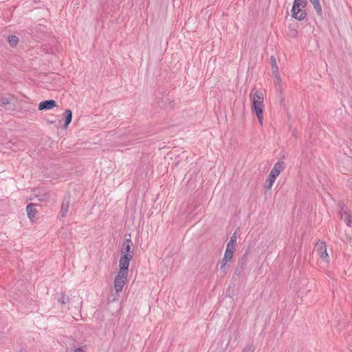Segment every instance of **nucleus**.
I'll use <instances>...</instances> for the list:
<instances>
[{"mask_svg": "<svg viewBox=\"0 0 352 352\" xmlns=\"http://www.w3.org/2000/svg\"><path fill=\"white\" fill-rule=\"evenodd\" d=\"M237 240V236L236 233H234L231 237L228 243H227V246L232 247L236 248V243Z\"/></svg>", "mask_w": 352, "mask_h": 352, "instance_id": "obj_16", "label": "nucleus"}, {"mask_svg": "<svg viewBox=\"0 0 352 352\" xmlns=\"http://www.w3.org/2000/svg\"><path fill=\"white\" fill-rule=\"evenodd\" d=\"M129 267L119 265V271L114 279V288L117 294L120 293L127 281Z\"/></svg>", "mask_w": 352, "mask_h": 352, "instance_id": "obj_3", "label": "nucleus"}, {"mask_svg": "<svg viewBox=\"0 0 352 352\" xmlns=\"http://www.w3.org/2000/svg\"><path fill=\"white\" fill-rule=\"evenodd\" d=\"M275 181L276 178L269 175V177L265 183V188L269 190L271 189Z\"/></svg>", "mask_w": 352, "mask_h": 352, "instance_id": "obj_15", "label": "nucleus"}, {"mask_svg": "<svg viewBox=\"0 0 352 352\" xmlns=\"http://www.w3.org/2000/svg\"><path fill=\"white\" fill-rule=\"evenodd\" d=\"M65 128H67V126L70 124L72 119V112L70 109H67L65 112Z\"/></svg>", "mask_w": 352, "mask_h": 352, "instance_id": "obj_14", "label": "nucleus"}, {"mask_svg": "<svg viewBox=\"0 0 352 352\" xmlns=\"http://www.w3.org/2000/svg\"><path fill=\"white\" fill-rule=\"evenodd\" d=\"M69 300V296L63 294L61 297L58 299V302L62 305H66Z\"/></svg>", "mask_w": 352, "mask_h": 352, "instance_id": "obj_19", "label": "nucleus"}, {"mask_svg": "<svg viewBox=\"0 0 352 352\" xmlns=\"http://www.w3.org/2000/svg\"><path fill=\"white\" fill-rule=\"evenodd\" d=\"M252 103V111L256 115L259 124L262 126L263 122V94L261 90L253 89L250 94Z\"/></svg>", "mask_w": 352, "mask_h": 352, "instance_id": "obj_1", "label": "nucleus"}, {"mask_svg": "<svg viewBox=\"0 0 352 352\" xmlns=\"http://www.w3.org/2000/svg\"><path fill=\"white\" fill-rule=\"evenodd\" d=\"M231 262L230 260H226V258H223L222 260L218 263V266L219 267V270L224 274L228 270L229 263Z\"/></svg>", "mask_w": 352, "mask_h": 352, "instance_id": "obj_10", "label": "nucleus"}, {"mask_svg": "<svg viewBox=\"0 0 352 352\" xmlns=\"http://www.w3.org/2000/svg\"><path fill=\"white\" fill-rule=\"evenodd\" d=\"M69 202H70L69 197H65L63 199V204H62V206L60 208V214L61 217H64L66 216V214L68 212L69 207Z\"/></svg>", "mask_w": 352, "mask_h": 352, "instance_id": "obj_8", "label": "nucleus"}, {"mask_svg": "<svg viewBox=\"0 0 352 352\" xmlns=\"http://www.w3.org/2000/svg\"><path fill=\"white\" fill-rule=\"evenodd\" d=\"M315 251L316 254L323 260L329 262V255L327 252L326 243L324 241H319L316 243Z\"/></svg>", "mask_w": 352, "mask_h": 352, "instance_id": "obj_5", "label": "nucleus"}, {"mask_svg": "<svg viewBox=\"0 0 352 352\" xmlns=\"http://www.w3.org/2000/svg\"><path fill=\"white\" fill-rule=\"evenodd\" d=\"M8 42L12 47H14L17 45L19 42V38L17 36L12 35L9 36Z\"/></svg>", "mask_w": 352, "mask_h": 352, "instance_id": "obj_18", "label": "nucleus"}, {"mask_svg": "<svg viewBox=\"0 0 352 352\" xmlns=\"http://www.w3.org/2000/svg\"><path fill=\"white\" fill-rule=\"evenodd\" d=\"M271 66H272V73L277 74L278 73V66L276 63V59L274 56L270 58Z\"/></svg>", "mask_w": 352, "mask_h": 352, "instance_id": "obj_17", "label": "nucleus"}, {"mask_svg": "<svg viewBox=\"0 0 352 352\" xmlns=\"http://www.w3.org/2000/svg\"><path fill=\"white\" fill-rule=\"evenodd\" d=\"M133 242L131 239H125L121 247L120 258L119 260V265L129 266L130 261L133 256Z\"/></svg>", "mask_w": 352, "mask_h": 352, "instance_id": "obj_2", "label": "nucleus"}, {"mask_svg": "<svg viewBox=\"0 0 352 352\" xmlns=\"http://www.w3.org/2000/svg\"><path fill=\"white\" fill-rule=\"evenodd\" d=\"M36 196L38 197V200L41 201H45L49 198V194L45 192L42 193L41 195H36Z\"/></svg>", "mask_w": 352, "mask_h": 352, "instance_id": "obj_20", "label": "nucleus"}, {"mask_svg": "<svg viewBox=\"0 0 352 352\" xmlns=\"http://www.w3.org/2000/svg\"><path fill=\"white\" fill-rule=\"evenodd\" d=\"M1 102L2 104H7L10 103V101L8 100V98H1Z\"/></svg>", "mask_w": 352, "mask_h": 352, "instance_id": "obj_23", "label": "nucleus"}, {"mask_svg": "<svg viewBox=\"0 0 352 352\" xmlns=\"http://www.w3.org/2000/svg\"><path fill=\"white\" fill-rule=\"evenodd\" d=\"M26 210L28 217L32 221L36 214V210L33 208L32 204H29L27 206Z\"/></svg>", "mask_w": 352, "mask_h": 352, "instance_id": "obj_12", "label": "nucleus"}, {"mask_svg": "<svg viewBox=\"0 0 352 352\" xmlns=\"http://www.w3.org/2000/svg\"><path fill=\"white\" fill-rule=\"evenodd\" d=\"M340 217H341V219L346 223V224L348 226H351V215L349 213V212L347 211L346 208H344V207L341 208Z\"/></svg>", "mask_w": 352, "mask_h": 352, "instance_id": "obj_9", "label": "nucleus"}, {"mask_svg": "<svg viewBox=\"0 0 352 352\" xmlns=\"http://www.w3.org/2000/svg\"><path fill=\"white\" fill-rule=\"evenodd\" d=\"M297 35V31L296 30H292V36H295Z\"/></svg>", "mask_w": 352, "mask_h": 352, "instance_id": "obj_25", "label": "nucleus"}, {"mask_svg": "<svg viewBox=\"0 0 352 352\" xmlns=\"http://www.w3.org/2000/svg\"><path fill=\"white\" fill-rule=\"evenodd\" d=\"M74 352H86L84 347H78L74 350Z\"/></svg>", "mask_w": 352, "mask_h": 352, "instance_id": "obj_24", "label": "nucleus"}, {"mask_svg": "<svg viewBox=\"0 0 352 352\" xmlns=\"http://www.w3.org/2000/svg\"><path fill=\"white\" fill-rule=\"evenodd\" d=\"M309 1L313 4L316 12L319 15L321 16L322 14V8H321V6L320 3V1L319 0H309Z\"/></svg>", "mask_w": 352, "mask_h": 352, "instance_id": "obj_13", "label": "nucleus"}, {"mask_svg": "<svg viewBox=\"0 0 352 352\" xmlns=\"http://www.w3.org/2000/svg\"><path fill=\"white\" fill-rule=\"evenodd\" d=\"M56 106V102L54 100L42 101L38 104V110H50Z\"/></svg>", "mask_w": 352, "mask_h": 352, "instance_id": "obj_6", "label": "nucleus"}, {"mask_svg": "<svg viewBox=\"0 0 352 352\" xmlns=\"http://www.w3.org/2000/svg\"><path fill=\"white\" fill-rule=\"evenodd\" d=\"M236 251L235 248L230 247L226 245V249L224 253L223 258H226V260L232 261L233 258L234 252Z\"/></svg>", "mask_w": 352, "mask_h": 352, "instance_id": "obj_11", "label": "nucleus"}, {"mask_svg": "<svg viewBox=\"0 0 352 352\" xmlns=\"http://www.w3.org/2000/svg\"><path fill=\"white\" fill-rule=\"evenodd\" d=\"M254 347L252 345H248L246 346L242 352H254Z\"/></svg>", "mask_w": 352, "mask_h": 352, "instance_id": "obj_21", "label": "nucleus"}, {"mask_svg": "<svg viewBox=\"0 0 352 352\" xmlns=\"http://www.w3.org/2000/svg\"><path fill=\"white\" fill-rule=\"evenodd\" d=\"M307 5V0H294L292 9V16L299 21L303 20L307 13L304 8Z\"/></svg>", "mask_w": 352, "mask_h": 352, "instance_id": "obj_4", "label": "nucleus"}, {"mask_svg": "<svg viewBox=\"0 0 352 352\" xmlns=\"http://www.w3.org/2000/svg\"><path fill=\"white\" fill-rule=\"evenodd\" d=\"M283 163L280 162H277L274 164L273 168H272L270 175L272 176L273 177H275L276 179V177L279 175L280 172L283 170Z\"/></svg>", "mask_w": 352, "mask_h": 352, "instance_id": "obj_7", "label": "nucleus"}, {"mask_svg": "<svg viewBox=\"0 0 352 352\" xmlns=\"http://www.w3.org/2000/svg\"><path fill=\"white\" fill-rule=\"evenodd\" d=\"M274 74L276 75V79H275L274 82L276 84L278 85L280 82V78L279 76L278 73Z\"/></svg>", "mask_w": 352, "mask_h": 352, "instance_id": "obj_22", "label": "nucleus"}]
</instances>
